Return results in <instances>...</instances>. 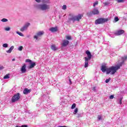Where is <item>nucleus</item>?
Listing matches in <instances>:
<instances>
[{"mask_svg":"<svg viewBox=\"0 0 127 127\" xmlns=\"http://www.w3.org/2000/svg\"><path fill=\"white\" fill-rule=\"evenodd\" d=\"M44 34V31H43L38 32L36 35L34 36V39H36V40H37L38 39V37H40L41 36H42V35Z\"/></svg>","mask_w":127,"mask_h":127,"instance_id":"8","label":"nucleus"},{"mask_svg":"<svg viewBox=\"0 0 127 127\" xmlns=\"http://www.w3.org/2000/svg\"><path fill=\"white\" fill-rule=\"evenodd\" d=\"M28 126H27V125H22L21 127H28Z\"/></svg>","mask_w":127,"mask_h":127,"instance_id":"41","label":"nucleus"},{"mask_svg":"<svg viewBox=\"0 0 127 127\" xmlns=\"http://www.w3.org/2000/svg\"><path fill=\"white\" fill-rule=\"evenodd\" d=\"M114 20L117 22V21H119V17H116L114 19Z\"/></svg>","mask_w":127,"mask_h":127,"instance_id":"35","label":"nucleus"},{"mask_svg":"<svg viewBox=\"0 0 127 127\" xmlns=\"http://www.w3.org/2000/svg\"><path fill=\"white\" fill-rule=\"evenodd\" d=\"M109 99H114V95H111L109 97Z\"/></svg>","mask_w":127,"mask_h":127,"instance_id":"39","label":"nucleus"},{"mask_svg":"<svg viewBox=\"0 0 127 127\" xmlns=\"http://www.w3.org/2000/svg\"><path fill=\"white\" fill-rule=\"evenodd\" d=\"M31 92V89H28V88H25L23 90V94L24 95H27V94H29Z\"/></svg>","mask_w":127,"mask_h":127,"instance_id":"16","label":"nucleus"},{"mask_svg":"<svg viewBox=\"0 0 127 127\" xmlns=\"http://www.w3.org/2000/svg\"><path fill=\"white\" fill-rule=\"evenodd\" d=\"M85 54H87V57H84L85 59V64H84V67L85 68H87L89 66V61L91 60V59L92 58V55L91 54V52L89 51L88 50H87L85 52Z\"/></svg>","mask_w":127,"mask_h":127,"instance_id":"2","label":"nucleus"},{"mask_svg":"<svg viewBox=\"0 0 127 127\" xmlns=\"http://www.w3.org/2000/svg\"><path fill=\"white\" fill-rule=\"evenodd\" d=\"M4 68V67H3V66H0V70H2Z\"/></svg>","mask_w":127,"mask_h":127,"instance_id":"40","label":"nucleus"},{"mask_svg":"<svg viewBox=\"0 0 127 127\" xmlns=\"http://www.w3.org/2000/svg\"><path fill=\"white\" fill-rule=\"evenodd\" d=\"M14 48V46H12L10 48V49L12 51V50H13Z\"/></svg>","mask_w":127,"mask_h":127,"instance_id":"38","label":"nucleus"},{"mask_svg":"<svg viewBox=\"0 0 127 127\" xmlns=\"http://www.w3.org/2000/svg\"><path fill=\"white\" fill-rule=\"evenodd\" d=\"M76 108V104L74 103L72 105L71 109L73 110V109H75Z\"/></svg>","mask_w":127,"mask_h":127,"instance_id":"22","label":"nucleus"},{"mask_svg":"<svg viewBox=\"0 0 127 127\" xmlns=\"http://www.w3.org/2000/svg\"><path fill=\"white\" fill-rule=\"evenodd\" d=\"M2 46H3V47H4V48H7V47H8V45L7 44L5 43V44H3L2 45Z\"/></svg>","mask_w":127,"mask_h":127,"instance_id":"20","label":"nucleus"},{"mask_svg":"<svg viewBox=\"0 0 127 127\" xmlns=\"http://www.w3.org/2000/svg\"><path fill=\"white\" fill-rule=\"evenodd\" d=\"M122 101H123V97H122V98H121L120 99L119 104H120V105H122Z\"/></svg>","mask_w":127,"mask_h":127,"instance_id":"34","label":"nucleus"},{"mask_svg":"<svg viewBox=\"0 0 127 127\" xmlns=\"http://www.w3.org/2000/svg\"><path fill=\"white\" fill-rule=\"evenodd\" d=\"M69 81L70 83L71 84H72V81H71V79L70 78H69Z\"/></svg>","mask_w":127,"mask_h":127,"instance_id":"43","label":"nucleus"},{"mask_svg":"<svg viewBox=\"0 0 127 127\" xmlns=\"http://www.w3.org/2000/svg\"><path fill=\"white\" fill-rule=\"evenodd\" d=\"M97 119L98 121H101V120H102V115H98Z\"/></svg>","mask_w":127,"mask_h":127,"instance_id":"26","label":"nucleus"},{"mask_svg":"<svg viewBox=\"0 0 127 127\" xmlns=\"http://www.w3.org/2000/svg\"><path fill=\"white\" fill-rule=\"evenodd\" d=\"M1 21H2V22H6V21H7V19L3 18L1 20Z\"/></svg>","mask_w":127,"mask_h":127,"instance_id":"25","label":"nucleus"},{"mask_svg":"<svg viewBox=\"0 0 127 127\" xmlns=\"http://www.w3.org/2000/svg\"><path fill=\"white\" fill-rule=\"evenodd\" d=\"M125 0H116V1H117V2H124L125 1Z\"/></svg>","mask_w":127,"mask_h":127,"instance_id":"28","label":"nucleus"},{"mask_svg":"<svg viewBox=\"0 0 127 127\" xmlns=\"http://www.w3.org/2000/svg\"><path fill=\"white\" fill-rule=\"evenodd\" d=\"M9 74H6L5 76H4L3 77V79H9Z\"/></svg>","mask_w":127,"mask_h":127,"instance_id":"19","label":"nucleus"},{"mask_svg":"<svg viewBox=\"0 0 127 127\" xmlns=\"http://www.w3.org/2000/svg\"><path fill=\"white\" fill-rule=\"evenodd\" d=\"M38 8L41 10H47L50 9L49 5L46 4H40L38 6Z\"/></svg>","mask_w":127,"mask_h":127,"instance_id":"5","label":"nucleus"},{"mask_svg":"<svg viewBox=\"0 0 127 127\" xmlns=\"http://www.w3.org/2000/svg\"><path fill=\"white\" fill-rule=\"evenodd\" d=\"M36 1H37V2H39L40 1V0H36Z\"/></svg>","mask_w":127,"mask_h":127,"instance_id":"42","label":"nucleus"},{"mask_svg":"<svg viewBox=\"0 0 127 127\" xmlns=\"http://www.w3.org/2000/svg\"><path fill=\"white\" fill-rule=\"evenodd\" d=\"M122 62L118 64L122 67L124 64H125V62L127 60V56H124V57H121Z\"/></svg>","mask_w":127,"mask_h":127,"instance_id":"9","label":"nucleus"},{"mask_svg":"<svg viewBox=\"0 0 127 127\" xmlns=\"http://www.w3.org/2000/svg\"><path fill=\"white\" fill-rule=\"evenodd\" d=\"M109 18H99L95 21V24H103L108 21Z\"/></svg>","mask_w":127,"mask_h":127,"instance_id":"4","label":"nucleus"},{"mask_svg":"<svg viewBox=\"0 0 127 127\" xmlns=\"http://www.w3.org/2000/svg\"><path fill=\"white\" fill-rule=\"evenodd\" d=\"M21 71L22 73L26 72V64H23V66L21 68Z\"/></svg>","mask_w":127,"mask_h":127,"instance_id":"14","label":"nucleus"},{"mask_svg":"<svg viewBox=\"0 0 127 127\" xmlns=\"http://www.w3.org/2000/svg\"><path fill=\"white\" fill-rule=\"evenodd\" d=\"M109 69V68L107 67V66L105 65H103L101 66V70L102 71V72H107V74H108V70Z\"/></svg>","mask_w":127,"mask_h":127,"instance_id":"11","label":"nucleus"},{"mask_svg":"<svg viewBox=\"0 0 127 127\" xmlns=\"http://www.w3.org/2000/svg\"><path fill=\"white\" fill-rule=\"evenodd\" d=\"M70 17L69 18V20H72L73 22H75V21H80V19H82V17L83 16V15H81L80 14H79L77 15H74L72 14H69Z\"/></svg>","mask_w":127,"mask_h":127,"instance_id":"3","label":"nucleus"},{"mask_svg":"<svg viewBox=\"0 0 127 127\" xmlns=\"http://www.w3.org/2000/svg\"><path fill=\"white\" fill-rule=\"evenodd\" d=\"M69 44V41L66 40H64L63 41V43L62 44V46H63L64 47H65V46H67Z\"/></svg>","mask_w":127,"mask_h":127,"instance_id":"13","label":"nucleus"},{"mask_svg":"<svg viewBox=\"0 0 127 127\" xmlns=\"http://www.w3.org/2000/svg\"><path fill=\"white\" fill-rule=\"evenodd\" d=\"M98 4H99V1H96L95 2H94L93 3L94 7H95V6H96V5H98Z\"/></svg>","mask_w":127,"mask_h":127,"instance_id":"21","label":"nucleus"},{"mask_svg":"<svg viewBox=\"0 0 127 127\" xmlns=\"http://www.w3.org/2000/svg\"><path fill=\"white\" fill-rule=\"evenodd\" d=\"M104 4V6H106L107 5H109V4H110V2H105L103 3Z\"/></svg>","mask_w":127,"mask_h":127,"instance_id":"30","label":"nucleus"},{"mask_svg":"<svg viewBox=\"0 0 127 127\" xmlns=\"http://www.w3.org/2000/svg\"><path fill=\"white\" fill-rule=\"evenodd\" d=\"M119 69H121V66L118 64L117 65L115 66H112L108 68V69L107 70V74H108L111 73L112 75H114Z\"/></svg>","mask_w":127,"mask_h":127,"instance_id":"1","label":"nucleus"},{"mask_svg":"<svg viewBox=\"0 0 127 127\" xmlns=\"http://www.w3.org/2000/svg\"><path fill=\"white\" fill-rule=\"evenodd\" d=\"M78 113V108H76L74 110V112L73 113L74 115H76V114H77Z\"/></svg>","mask_w":127,"mask_h":127,"instance_id":"27","label":"nucleus"},{"mask_svg":"<svg viewBox=\"0 0 127 127\" xmlns=\"http://www.w3.org/2000/svg\"><path fill=\"white\" fill-rule=\"evenodd\" d=\"M25 62H27V63H31V60L29 59L26 60Z\"/></svg>","mask_w":127,"mask_h":127,"instance_id":"32","label":"nucleus"},{"mask_svg":"<svg viewBox=\"0 0 127 127\" xmlns=\"http://www.w3.org/2000/svg\"><path fill=\"white\" fill-rule=\"evenodd\" d=\"M36 65L35 63H32L29 66V69H31L32 68H34V66Z\"/></svg>","mask_w":127,"mask_h":127,"instance_id":"18","label":"nucleus"},{"mask_svg":"<svg viewBox=\"0 0 127 127\" xmlns=\"http://www.w3.org/2000/svg\"><path fill=\"white\" fill-rule=\"evenodd\" d=\"M99 13H100L99 10H98V9L94 8L92 11L87 13V15L88 16H92L93 14L96 15L99 14Z\"/></svg>","mask_w":127,"mask_h":127,"instance_id":"7","label":"nucleus"},{"mask_svg":"<svg viewBox=\"0 0 127 127\" xmlns=\"http://www.w3.org/2000/svg\"><path fill=\"white\" fill-rule=\"evenodd\" d=\"M66 39H67L68 40H71V36H66Z\"/></svg>","mask_w":127,"mask_h":127,"instance_id":"36","label":"nucleus"},{"mask_svg":"<svg viewBox=\"0 0 127 127\" xmlns=\"http://www.w3.org/2000/svg\"><path fill=\"white\" fill-rule=\"evenodd\" d=\"M51 49L53 51H56L58 50V48H57L56 45H52L51 46Z\"/></svg>","mask_w":127,"mask_h":127,"instance_id":"17","label":"nucleus"},{"mask_svg":"<svg viewBox=\"0 0 127 127\" xmlns=\"http://www.w3.org/2000/svg\"><path fill=\"white\" fill-rule=\"evenodd\" d=\"M23 49V47H22V46H20L19 47V48L18 49V50H19V51H22V50Z\"/></svg>","mask_w":127,"mask_h":127,"instance_id":"24","label":"nucleus"},{"mask_svg":"<svg viewBox=\"0 0 127 127\" xmlns=\"http://www.w3.org/2000/svg\"><path fill=\"white\" fill-rule=\"evenodd\" d=\"M63 9L65 10V9H67V6L66 5H64L63 6Z\"/></svg>","mask_w":127,"mask_h":127,"instance_id":"29","label":"nucleus"},{"mask_svg":"<svg viewBox=\"0 0 127 127\" xmlns=\"http://www.w3.org/2000/svg\"><path fill=\"white\" fill-rule=\"evenodd\" d=\"M20 99V94L18 93L15 95H14L11 98V102L15 103V102H17Z\"/></svg>","mask_w":127,"mask_h":127,"instance_id":"6","label":"nucleus"},{"mask_svg":"<svg viewBox=\"0 0 127 127\" xmlns=\"http://www.w3.org/2000/svg\"><path fill=\"white\" fill-rule=\"evenodd\" d=\"M5 30L6 31H9L10 30V27H6L5 28Z\"/></svg>","mask_w":127,"mask_h":127,"instance_id":"31","label":"nucleus"},{"mask_svg":"<svg viewBox=\"0 0 127 127\" xmlns=\"http://www.w3.org/2000/svg\"><path fill=\"white\" fill-rule=\"evenodd\" d=\"M12 61H15V59H13L12 60Z\"/></svg>","mask_w":127,"mask_h":127,"instance_id":"44","label":"nucleus"},{"mask_svg":"<svg viewBox=\"0 0 127 127\" xmlns=\"http://www.w3.org/2000/svg\"><path fill=\"white\" fill-rule=\"evenodd\" d=\"M125 33V31L124 30H120L119 31H117L115 34L116 35H122V34H124Z\"/></svg>","mask_w":127,"mask_h":127,"instance_id":"15","label":"nucleus"},{"mask_svg":"<svg viewBox=\"0 0 127 127\" xmlns=\"http://www.w3.org/2000/svg\"><path fill=\"white\" fill-rule=\"evenodd\" d=\"M50 31L51 32H57L58 31V27L56 26L55 27H51L49 29Z\"/></svg>","mask_w":127,"mask_h":127,"instance_id":"12","label":"nucleus"},{"mask_svg":"<svg viewBox=\"0 0 127 127\" xmlns=\"http://www.w3.org/2000/svg\"><path fill=\"white\" fill-rule=\"evenodd\" d=\"M12 50H11L10 49H9L8 50L6 51L7 53H11Z\"/></svg>","mask_w":127,"mask_h":127,"instance_id":"37","label":"nucleus"},{"mask_svg":"<svg viewBox=\"0 0 127 127\" xmlns=\"http://www.w3.org/2000/svg\"><path fill=\"white\" fill-rule=\"evenodd\" d=\"M110 81H111V78H109V79H106L105 82L106 83H109Z\"/></svg>","mask_w":127,"mask_h":127,"instance_id":"33","label":"nucleus"},{"mask_svg":"<svg viewBox=\"0 0 127 127\" xmlns=\"http://www.w3.org/2000/svg\"><path fill=\"white\" fill-rule=\"evenodd\" d=\"M17 34H18V35H20V36H23V34L21 32H19L18 31L16 32Z\"/></svg>","mask_w":127,"mask_h":127,"instance_id":"23","label":"nucleus"},{"mask_svg":"<svg viewBox=\"0 0 127 127\" xmlns=\"http://www.w3.org/2000/svg\"><path fill=\"white\" fill-rule=\"evenodd\" d=\"M29 25H30V24L29 23H27L26 24H25V25H24L23 27H22L20 29V31H22V32L24 31V30H25L26 29H27Z\"/></svg>","mask_w":127,"mask_h":127,"instance_id":"10","label":"nucleus"}]
</instances>
